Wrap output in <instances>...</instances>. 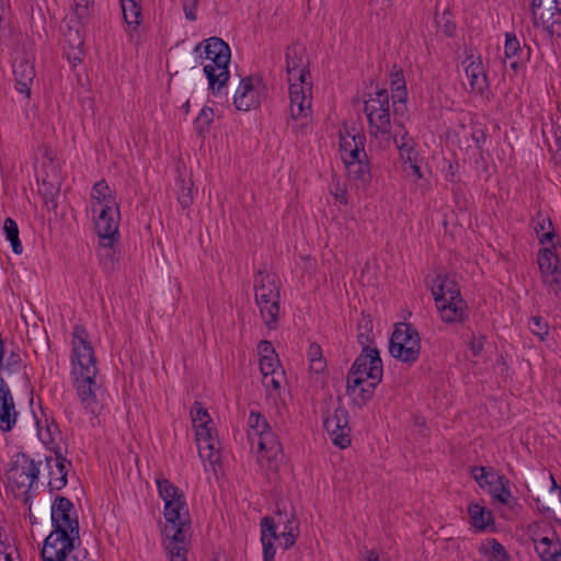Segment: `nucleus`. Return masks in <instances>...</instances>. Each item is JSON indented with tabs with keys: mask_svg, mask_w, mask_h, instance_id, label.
I'll return each mask as SVG.
<instances>
[{
	"mask_svg": "<svg viewBox=\"0 0 561 561\" xmlns=\"http://www.w3.org/2000/svg\"><path fill=\"white\" fill-rule=\"evenodd\" d=\"M529 329L533 334L537 335L541 341L548 335V323L539 316H534L529 320Z\"/></svg>",
	"mask_w": 561,
	"mask_h": 561,
	"instance_id": "49530a36",
	"label": "nucleus"
},
{
	"mask_svg": "<svg viewBox=\"0 0 561 561\" xmlns=\"http://www.w3.org/2000/svg\"><path fill=\"white\" fill-rule=\"evenodd\" d=\"M391 140L399 149L402 160L407 162H413L416 160L417 152L414 149V141L403 126L400 125V131L392 134Z\"/></svg>",
	"mask_w": 561,
	"mask_h": 561,
	"instance_id": "c756f323",
	"label": "nucleus"
},
{
	"mask_svg": "<svg viewBox=\"0 0 561 561\" xmlns=\"http://www.w3.org/2000/svg\"><path fill=\"white\" fill-rule=\"evenodd\" d=\"M365 141L366 137L360 133L354 135H351L350 133L341 135L340 151L343 161L346 162L347 160L355 159L357 157L367 158L365 152Z\"/></svg>",
	"mask_w": 561,
	"mask_h": 561,
	"instance_id": "393cba45",
	"label": "nucleus"
},
{
	"mask_svg": "<svg viewBox=\"0 0 561 561\" xmlns=\"http://www.w3.org/2000/svg\"><path fill=\"white\" fill-rule=\"evenodd\" d=\"M118 214L117 205H104L94 220L100 244L108 251L106 255L112 263L115 260L114 253H111V251L118 234Z\"/></svg>",
	"mask_w": 561,
	"mask_h": 561,
	"instance_id": "9d476101",
	"label": "nucleus"
},
{
	"mask_svg": "<svg viewBox=\"0 0 561 561\" xmlns=\"http://www.w3.org/2000/svg\"><path fill=\"white\" fill-rule=\"evenodd\" d=\"M390 85L392 90L393 105L396 103H405L408 100L405 79L402 69L397 66H393L391 69Z\"/></svg>",
	"mask_w": 561,
	"mask_h": 561,
	"instance_id": "2f4dec72",
	"label": "nucleus"
},
{
	"mask_svg": "<svg viewBox=\"0 0 561 561\" xmlns=\"http://www.w3.org/2000/svg\"><path fill=\"white\" fill-rule=\"evenodd\" d=\"M479 553L484 556L488 561H511L507 550L495 538H490L481 543Z\"/></svg>",
	"mask_w": 561,
	"mask_h": 561,
	"instance_id": "7c9ffc66",
	"label": "nucleus"
},
{
	"mask_svg": "<svg viewBox=\"0 0 561 561\" xmlns=\"http://www.w3.org/2000/svg\"><path fill=\"white\" fill-rule=\"evenodd\" d=\"M531 20L534 27H542L550 37H560L561 0H531Z\"/></svg>",
	"mask_w": 561,
	"mask_h": 561,
	"instance_id": "6e6552de",
	"label": "nucleus"
},
{
	"mask_svg": "<svg viewBox=\"0 0 561 561\" xmlns=\"http://www.w3.org/2000/svg\"><path fill=\"white\" fill-rule=\"evenodd\" d=\"M540 557L543 561L552 560V561H561V552L560 551H549L545 549L540 552Z\"/></svg>",
	"mask_w": 561,
	"mask_h": 561,
	"instance_id": "bf43d9fd",
	"label": "nucleus"
},
{
	"mask_svg": "<svg viewBox=\"0 0 561 561\" xmlns=\"http://www.w3.org/2000/svg\"><path fill=\"white\" fill-rule=\"evenodd\" d=\"M324 427L331 435L334 445L340 448L351 445L348 412L345 408L337 407L333 414L324 420Z\"/></svg>",
	"mask_w": 561,
	"mask_h": 561,
	"instance_id": "dca6fc26",
	"label": "nucleus"
},
{
	"mask_svg": "<svg viewBox=\"0 0 561 561\" xmlns=\"http://www.w3.org/2000/svg\"><path fill=\"white\" fill-rule=\"evenodd\" d=\"M469 81L470 92L477 95H484L490 90L486 71L480 58L471 60L465 68Z\"/></svg>",
	"mask_w": 561,
	"mask_h": 561,
	"instance_id": "5701e85b",
	"label": "nucleus"
},
{
	"mask_svg": "<svg viewBox=\"0 0 561 561\" xmlns=\"http://www.w3.org/2000/svg\"><path fill=\"white\" fill-rule=\"evenodd\" d=\"M284 378V371H276L274 374L263 376V385L266 388L278 390L280 388L282 380Z\"/></svg>",
	"mask_w": 561,
	"mask_h": 561,
	"instance_id": "603ef678",
	"label": "nucleus"
},
{
	"mask_svg": "<svg viewBox=\"0 0 561 561\" xmlns=\"http://www.w3.org/2000/svg\"><path fill=\"white\" fill-rule=\"evenodd\" d=\"M50 518L56 538H62L65 533L80 536L77 512L75 505L68 497L60 495L55 497L51 504Z\"/></svg>",
	"mask_w": 561,
	"mask_h": 561,
	"instance_id": "1a4fd4ad",
	"label": "nucleus"
},
{
	"mask_svg": "<svg viewBox=\"0 0 561 561\" xmlns=\"http://www.w3.org/2000/svg\"><path fill=\"white\" fill-rule=\"evenodd\" d=\"M198 7V0H182V8L185 14V18L188 21L196 20V10Z\"/></svg>",
	"mask_w": 561,
	"mask_h": 561,
	"instance_id": "864d4df0",
	"label": "nucleus"
},
{
	"mask_svg": "<svg viewBox=\"0 0 561 561\" xmlns=\"http://www.w3.org/2000/svg\"><path fill=\"white\" fill-rule=\"evenodd\" d=\"M3 230L7 239L10 241L12 250L15 254H21L23 251L22 243L19 238V228L15 220L7 218L4 220Z\"/></svg>",
	"mask_w": 561,
	"mask_h": 561,
	"instance_id": "ea45409f",
	"label": "nucleus"
},
{
	"mask_svg": "<svg viewBox=\"0 0 561 561\" xmlns=\"http://www.w3.org/2000/svg\"><path fill=\"white\" fill-rule=\"evenodd\" d=\"M357 342L363 348L373 347L374 334L373 324L369 318L363 317L357 325Z\"/></svg>",
	"mask_w": 561,
	"mask_h": 561,
	"instance_id": "58836bf2",
	"label": "nucleus"
},
{
	"mask_svg": "<svg viewBox=\"0 0 561 561\" xmlns=\"http://www.w3.org/2000/svg\"><path fill=\"white\" fill-rule=\"evenodd\" d=\"M335 201L341 204H347L346 191L339 185H336L335 191L333 192Z\"/></svg>",
	"mask_w": 561,
	"mask_h": 561,
	"instance_id": "052dcab7",
	"label": "nucleus"
},
{
	"mask_svg": "<svg viewBox=\"0 0 561 561\" xmlns=\"http://www.w3.org/2000/svg\"><path fill=\"white\" fill-rule=\"evenodd\" d=\"M364 112L367 116L369 135L389 145L392 137V125L388 91L379 89L375 93H370L365 100Z\"/></svg>",
	"mask_w": 561,
	"mask_h": 561,
	"instance_id": "39448f33",
	"label": "nucleus"
},
{
	"mask_svg": "<svg viewBox=\"0 0 561 561\" xmlns=\"http://www.w3.org/2000/svg\"><path fill=\"white\" fill-rule=\"evenodd\" d=\"M21 362L22 359L20 354L16 352H11V354L5 359V363H1L0 368L9 374H13L20 369Z\"/></svg>",
	"mask_w": 561,
	"mask_h": 561,
	"instance_id": "8fccbe9b",
	"label": "nucleus"
},
{
	"mask_svg": "<svg viewBox=\"0 0 561 561\" xmlns=\"http://www.w3.org/2000/svg\"><path fill=\"white\" fill-rule=\"evenodd\" d=\"M550 545L551 540L547 537H543L539 540V542L536 545V550L540 554V552L545 549H548L550 551Z\"/></svg>",
	"mask_w": 561,
	"mask_h": 561,
	"instance_id": "680f3d73",
	"label": "nucleus"
},
{
	"mask_svg": "<svg viewBox=\"0 0 561 561\" xmlns=\"http://www.w3.org/2000/svg\"><path fill=\"white\" fill-rule=\"evenodd\" d=\"M431 291L444 322L457 323L466 319L467 302L461 297L454 278L446 274H438L432 280Z\"/></svg>",
	"mask_w": 561,
	"mask_h": 561,
	"instance_id": "7ed1b4c3",
	"label": "nucleus"
},
{
	"mask_svg": "<svg viewBox=\"0 0 561 561\" xmlns=\"http://www.w3.org/2000/svg\"><path fill=\"white\" fill-rule=\"evenodd\" d=\"M538 264L542 280L554 293L561 289V260L548 248L538 252Z\"/></svg>",
	"mask_w": 561,
	"mask_h": 561,
	"instance_id": "f3484780",
	"label": "nucleus"
},
{
	"mask_svg": "<svg viewBox=\"0 0 561 561\" xmlns=\"http://www.w3.org/2000/svg\"><path fill=\"white\" fill-rule=\"evenodd\" d=\"M280 282L276 274L259 271L254 276L255 302L261 318L270 330L277 328L279 316Z\"/></svg>",
	"mask_w": 561,
	"mask_h": 561,
	"instance_id": "20e7f679",
	"label": "nucleus"
},
{
	"mask_svg": "<svg viewBox=\"0 0 561 561\" xmlns=\"http://www.w3.org/2000/svg\"><path fill=\"white\" fill-rule=\"evenodd\" d=\"M248 423L250 427L248 435L252 444L255 443V437L259 436L260 432H265L270 428L265 417L256 412L250 413Z\"/></svg>",
	"mask_w": 561,
	"mask_h": 561,
	"instance_id": "a19ab883",
	"label": "nucleus"
},
{
	"mask_svg": "<svg viewBox=\"0 0 561 561\" xmlns=\"http://www.w3.org/2000/svg\"><path fill=\"white\" fill-rule=\"evenodd\" d=\"M468 513L470 515L472 526L477 529L484 530L491 523H493L491 511H488L483 505L478 503L469 504Z\"/></svg>",
	"mask_w": 561,
	"mask_h": 561,
	"instance_id": "473e14b6",
	"label": "nucleus"
},
{
	"mask_svg": "<svg viewBox=\"0 0 561 561\" xmlns=\"http://www.w3.org/2000/svg\"><path fill=\"white\" fill-rule=\"evenodd\" d=\"M286 530H290L291 534H298V527L294 525L293 520L286 522L283 531H286Z\"/></svg>",
	"mask_w": 561,
	"mask_h": 561,
	"instance_id": "0e129e2a",
	"label": "nucleus"
},
{
	"mask_svg": "<svg viewBox=\"0 0 561 561\" xmlns=\"http://www.w3.org/2000/svg\"><path fill=\"white\" fill-rule=\"evenodd\" d=\"M364 561H379L378 553L375 550L367 551V556Z\"/></svg>",
	"mask_w": 561,
	"mask_h": 561,
	"instance_id": "338daca9",
	"label": "nucleus"
},
{
	"mask_svg": "<svg viewBox=\"0 0 561 561\" xmlns=\"http://www.w3.org/2000/svg\"><path fill=\"white\" fill-rule=\"evenodd\" d=\"M185 536L178 537V539L168 538L165 543V550L168 552L170 561H186L187 550L183 546Z\"/></svg>",
	"mask_w": 561,
	"mask_h": 561,
	"instance_id": "4c0bfd02",
	"label": "nucleus"
},
{
	"mask_svg": "<svg viewBox=\"0 0 561 561\" xmlns=\"http://www.w3.org/2000/svg\"><path fill=\"white\" fill-rule=\"evenodd\" d=\"M164 517L167 520L164 527L167 538L178 539V537L185 536L184 527L188 523V508L185 500L167 501Z\"/></svg>",
	"mask_w": 561,
	"mask_h": 561,
	"instance_id": "ddd939ff",
	"label": "nucleus"
},
{
	"mask_svg": "<svg viewBox=\"0 0 561 561\" xmlns=\"http://www.w3.org/2000/svg\"><path fill=\"white\" fill-rule=\"evenodd\" d=\"M484 347V339L473 336L469 343V348L473 356H479Z\"/></svg>",
	"mask_w": 561,
	"mask_h": 561,
	"instance_id": "13d9d810",
	"label": "nucleus"
},
{
	"mask_svg": "<svg viewBox=\"0 0 561 561\" xmlns=\"http://www.w3.org/2000/svg\"><path fill=\"white\" fill-rule=\"evenodd\" d=\"M298 534H291L290 530L282 531L277 539H279V545L285 549L291 548L297 538Z\"/></svg>",
	"mask_w": 561,
	"mask_h": 561,
	"instance_id": "5fc2aeb1",
	"label": "nucleus"
},
{
	"mask_svg": "<svg viewBox=\"0 0 561 561\" xmlns=\"http://www.w3.org/2000/svg\"><path fill=\"white\" fill-rule=\"evenodd\" d=\"M312 82L289 83V115L293 121L308 118L311 114Z\"/></svg>",
	"mask_w": 561,
	"mask_h": 561,
	"instance_id": "2eb2a0df",
	"label": "nucleus"
},
{
	"mask_svg": "<svg viewBox=\"0 0 561 561\" xmlns=\"http://www.w3.org/2000/svg\"><path fill=\"white\" fill-rule=\"evenodd\" d=\"M123 16L128 25L138 26L141 19V5L139 0H121Z\"/></svg>",
	"mask_w": 561,
	"mask_h": 561,
	"instance_id": "72a5a7b5",
	"label": "nucleus"
},
{
	"mask_svg": "<svg viewBox=\"0 0 561 561\" xmlns=\"http://www.w3.org/2000/svg\"><path fill=\"white\" fill-rule=\"evenodd\" d=\"M421 351V339L417 330L409 323L396 327L389 342V353L392 357L407 364L417 360Z\"/></svg>",
	"mask_w": 561,
	"mask_h": 561,
	"instance_id": "423d86ee",
	"label": "nucleus"
},
{
	"mask_svg": "<svg viewBox=\"0 0 561 561\" xmlns=\"http://www.w3.org/2000/svg\"><path fill=\"white\" fill-rule=\"evenodd\" d=\"M526 51L520 46V41L517 38L514 33H506L505 35V45H504V54L506 58H515L516 60L511 64L513 69H517L519 66V60L525 58L528 60L530 58L531 49L529 46H525Z\"/></svg>",
	"mask_w": 561,
	"mask_h": 561,
	"instance_id": "c85d7f7f",
	"label": "nucleus"
},
{
	"mask_svg": "<svg viewBox=\"0 0 561 561\" xmlns=\"http://www.w3.org/2000/svg\"><path fill=\"white\" fill-rule=\"evenodd\" d=\"M54 530L44 540L41 557L43 561H65L68 553L80 546V536L65 533L62 538H56Z\"/></svg>",
	"mask_w": 561,
	"mask_h": 561,
	"instance_id": "f8f14e48",
	"label": "nucleus"
},
{
	"mask_svg": "<svg viewBox=\"0 0 561 561\" xmlns=\"http://www.w3.org/2000/svg\"><path fill=\"white\" fill-rule=\"evenodd\" d=\"M255 443L262 457L266 458L267 461L276 460L282 453V445L271 427L265 432H260L259 436L255 437Z\"/></svg>",
	"mask_w": 561,
	"mask_h": 561,
	"instance_id": "bb28decb",
	"label": "nucleus"
},
{
	"mask_svg": "<svg viewBox=\"0 0 561 561\" xmlns=\"http://www.w3.org/2000/svg\"><path fill=\"white\" fill-rule=\"evenodd\" d=\"M194 51L199 53L201 59L207 61L203 71L213 94L220 93L227 87L230 78L231 51L229 45L219 37H209L199 43Z\"/></svg>",
	"mask_w": 561,
	"mask_h": 561,
	"instance_id": "f03ea898",
	"label": "nucleus"
},
{
	"mask_svg": "<svg viewBox=\"0 0 561 561\" xmlns=\"http://www.w3.org/2000/svg\"><path fill=\"white\" fill-rule=\"evenodd\" d=\"M449 13L445 11L442 15V18L436 19L437 24L442 28L445 35L451 36L455 33L456 25L454 22L449 20Z\"/></svg>",
	"mask_w": 561,
	"mask_h": 561,
	"instance_id": "3c124183",
	"label": "nucleus"
},
{
	"mask_svg": "<svg viewBox=\"0 0 561 561\" xmlns=\"http://www.w3.org/2000/svg\"><path fill=\"white\" fill-rule=\"evenodd\" d=\"M260 370L263 376H267L276 371H283L279 367V359L277 356L267 357L266 355L265 357L260 358Z\"/></svg>",
	"mask_w": 561,
	"mask_h": 561,
	"instance_id": "de8ad7c7",
	"label": "nucleus"
},
{
	"mask_svg": "<svg viewBox=\"0 0 561 561\" xmlns=\"http://www.w3.org/2000/svg\"><path fill=\"white\" fill-rule=\"evenodd\" d=\"M383 369L382 360L379 351L376 347L362 348L359 355L355 358L347 377L363 380H374L380 382L382 379Z\"/></svg>",
	"mask_w": 561,
	"mask_h": 561,
	"instance_id": "9b49d317",
	"label": "nucleus"
},
{
	"mask_svg": "<svg viewBox=\"0 0 561 561\" xmlns=\"http://www.w3.org/2000/svg\"><path fill=\"white\" fill-rule=\"evenodd\" d=\"M379 382L374 380H363L359 377L346 379V394L351 398L352 403L362 409L373 398L375 389Z\"/></svg>",
	"mask_w": 561,
	"mask_h": 561,
	"instance_id": "412c9836",
	"label": "nucleus"
},
{
	"mask_svg": "<svg viewBox=\"0 0 561 561\" xmlns=\"http://www.w3.org/2000/svg\"><path fill=\"white\" fill-rule=\"evenodd\" d=\"M276 528L273 517L265 516L261 519V542L264 561H274L276 552L274 541L277 539Z\"/></svg>",
	"mask_w": 561,
	"mask_h": 561,
	"instance_id": "a878e982",
	"label": "nucleus"
},
{
	"mask_svg": "<svg viewBox=\"0 0 561 561\" xmlns=\"http://www.w3.org/2000/svg\"><path fill=\"white\" fill-rule=\"evenodd\" d=\"M261 80L251 76L240 80L233 96V104L238 111H250L261 104Z\"/></svg>",
	"mask_w": 561,
	"mask_h": 561,
	"instance_id": "a211bd4d",
	"label": "nucleus"
},
{
	"mask_svg": "<svg viewBox=\"0 0 561 561\" xmlns=\"http://www.w3.org/2000/svg\"><path fill=\"white\" fill-rule=\"evenodd\" d=\"M536 504H537V508L541 512V513H548L550 512V507L545 505V503H542L540 501V499H536Z\"/></svg>",
	"mask_w": 561,
	"mask_h": 561,
	"instance_id": "774afa93",
	"label": "nucleus"
},
{
	"mask_svg": "<svg viewBox=\"0 0 561 561\" xmlns=\"http://www.w3.org/2000/svg\"><path fill=\"white\" fill-rule=\"evenodd\" d=\"M94 0H75L76 14L79 19H84L88 16V11L90 4H92Z\"/></svg>",
	"mask_w": 561,
	"mask_h": 561,
	"instance_id": "6e6d98bb",
	"label": "nucleus"
},
{
	"mask_svg": "<svg viewBox=\"0 0 561 561\" xmlns=\"http://www.w3.org/2000/svg\"><path fill=\"white\" fill-rule=\"evenodd\" d=\"M199 457L215 465L220 459V443L213 436L211 430L199 428L195 433Z\"/></svg>",
	"mask_w": 561,
	"mask_h": 561,
	"instance_id": "4be33fe9",
	"label": "nucleus"
},
{
	"mask_svg": "<svg viewBox=\"0 0 561 561\" xmlns=\"http://www.w3.org/2000/svg\"><path fill=\"white\" fill-rule=\"evenodd\" d=\"M496 483L494 482L491 486V493L495 500H497L502 504H507L510 497L512 496L510 489L504 483V478L497 476Z\"/></svg>",
	"mask_w": 561,
	"mask_h": 561,
	"instance_id": "c03bdc74",
	"label": "nucleus"
},
{
	"mask_svg": "<svg viewBox=\"0 0 561 561\" xmlns=\"http://www.w3.org/2000/svg\"><path fill=\"white\" fill-rule=\"evenodd\" d=\"M157 486L164 504H167V501L185 500L183 492L167 479H158Z\"/></svg>",
	"mask_w": 561,
	"mask_h": 561,
	"instance_id": "e433bc0d",
	"label": "nucleus"
},
{
	"mask_svg": "<svg viewBox=\"0 0 561 561\" xmlns=\"http://www.w3.org/2000/svg\"><path fill=\"white\" fill-rule=\"evenodd\" d=\"M409 163H410V168H411L413 174L415 175V178L422 179L423 173L421 171V168L417 165L416 160H414L413 162H409Z\"/></svg>",
	"mask_w": 561,
	"mask_h": 561,
	"instance_id": "e2e57ef3",
	"label": "nucleus"
},
{
	"mask_svg": "<svg viewBox=\"0 0 561 561\" xmlns=\"http://www.w3.org/2000/svg\"><path fill=\"white\" fill-rule=\"evenodd\" d=\"M91 197L93 201H95V204L101 206V208L104 205L116 206V202L110 194V187L105 181L96 182L93 185Z\"/></svg>",
	"mask_w": 561,
	"mask_h": 561,
	"instance_id": "c9c22d12",
	"label": "nucleus"
},
{
	"mask_svg": "<svg viewBox=\"0 0 561 561\" xmlns=\"http://www.w3.org/2000/svg\"><path fill=\"white\" fill-rule=\"evenodd\" d=\"M18 412L15 410L13 396L5 380L0 376V430L9 432L16 423Z\"/></svg>",
	"mask_w": 561,
	"mask_h": 561,
	"instance_id": "aec40b11",
	"label": "nucleus"
},
{
	"mask_svg": "<svg viewBox=\"0 0 561 561\" xmlns=\"http://www.w3.org/2000/svg\"><path fill=\"white\" fill-rule=\"evenodd\" d=\"M257 350H259V354L261 355V357H265V355L267 357L277 356L275 353V350L270 341H266V340L261 341L257 345Z\"/></svg>",
	"mask_w": 561,
	"mask_h": 561,
	"instance_id": "4d7b16f0",
	"label": "nucleus"
},
{
	"mask_svg": "<svg viewBox=\"0 0 561 561\" xmlns=\"http://www.w3.org/2000/svg\"><path fill=\"white\" fill-rule=\"evenodd\" d=\"M13 75L15 78L16 90L24 94L26 98L31 95V85L35 78V68L32 61L23 54L18 56L12 65Z\"/></svg>",
	"mask_w": 561,
	"mask_h": 561,
	"instance_id": "6ab92c4d",
	"label": "nucleus"
},
{
	"mask_svg": "<svg viewBox=\"0 0 561 561\" xmlns=\"http://www.w3.org/2000/svg\"><path fill=\"white\" fill-rule=\"evenodd\" d=\"M309 58L306 54L305 47L295 44L286 49V70L288 76V83L295 82H310Z\"/></svg>",
	"mask_w": 561,
	"mask_h": 561,
	"instance_id": "4468645a",
	"label": "nucleus"
},
{
	"mask_svg": "<svg viewBox=\"0 0 561 561\" xmlns=\"http://www.w3.org/2000/svg\"><path fill=\"white\" fill-rule=\"evenodd\" d=\"M214 110L208 106H204L199 111V114L194 122V128L196 133L198 135H204L206 131H208L214 122Z\"/></svg>",
	"mask_w": 561,
	"mask_h": 561,
	"instance_id": "79ce46f5",
	"label": "nucleus"
},
{
	"mask_svg": "<svg viewBox=\"0 0 561 561\" xmlns=\"http://www.w3.org/2000/svg\"><path fill=\"white\" fill-rule=\"evenodd\" d=\"M347 169V176L355 182L357 187H366L370 182V169L366 158L357 157L344 162Z\"/></svg>",
	"mask_w": 561,
	"mask_h": 561,
	"instance_id": "cd10ccee",
	"label": "nucleus"
},
{
	"mask_svg": "<svg viewBox=\"0 0 561 561\" xmlns=\"http://www.w3.org/2000/svg\"><path fill=\"white\" fill-rule=\"evenodd\" d=\"M196 410L195 412L192 411V422L193 426L195 428V433L199 428L210 430L208 427V424L210 423V417L206 409L198 405V403H195Z\"/></svg>",
	"mask_w": 561,
	"mask_h": 561,
	"instance_id": "a18cd8bd",
	"label": "nucleus"
},
{
	"mask_svg": "<svg viewBox=\"0 0 561 561\" xmlns=\"http://www.w3.org/2000/svg\"><path fill=\"white\" fill-rule=\"evenodd\" d=\"M553 237H554V232H553V231L545 232V233L539 238V242H540L541 244H545L547 241H551Z\"/></svg>",
	"mask_w": 561,
	"mask_h": 561,
	"instance_id": "69168bd1",
	"label": "nucleus"
},
{
	"mask_svg": "<svg viewBox=\"0 0 561 561\" xmlns=\"http://www.w3.org/2000/svg\"><path fill=\"white\" fill-rule=\"evenodd\" d=\"M472 476L481 486L484 484L493 485L494 479L497 477L484 467H474L472 469Z\"/></svg>",
	"mask_w": 561,
	"mask_h": 561,
	"instance_id": "09e8293b",
	"label": "nucleus"
},
{
	"mask_svg": "<svg viewBox=\"0 0 561 561\" xmlns=\"http://www.w3.org/2000/svg\"><path fill=\"white\" fill-rule=\"evenodd\" d=\"M41 462H35L26 454H18L8 470L7 478L12 489H23L24 503H28L33 497L32 489L38 481Z\"/></svg>",
	"mask_w": 561,
	"mask_h": 561,
	"instance_id": "0eeeda50",
	"label": "nucleus"
},
{
	"mask_svg": "<svg viewBox=\"0 0 561 561\" xmlns=\"http://www.w3.org/2000/svg\"><path fill=\"white\" fill-rule=\"evenodd\" d=\"M308 358L310 371L322 374L327 370V362L322 354V348L318 343H311L308 348Z\"/></svg>",
	"mask_w": 561,
	"mask_h": 561,
	"instance_id": "f704fd0d",
	"label": "nucleus"
},
{
	"mask_svg": "<svg viewBox=\"0 0 561 561\" xmlns=\"http://www.w3.org/2000/svg\"><path fill=\"white\" fill-rule=\"evenodd\" d=\"M98 367L94 350L83 327H75L72 339V386L82 408L96 415L103 409L102 387L96 381Z\"/></svg>",
	"mask_w": 561,
	"mask_h": 561,
	"instance_id": "f257e3e1",
	"label": "nucleus"
},
{
	"mask_svg": "<svg viewBox=\"0 0 561 561\" xmlns=\"http://www.w3.org/2000/svg\"><path fill=\"white\" fill-rule=\"evenodd\" d=\"M178 201L183 208H188L193 203L194 184L188 180H180L176 182Z\"/></svg>",
	"mask_w": 561,
	"mask_h": 561,
	"instance_id": "37998d69",
	"label": "nucleus"
},
{
	"mask_svg": "<svg viewBox=\"0 0 561 561\" xmlns=\"http://www.w3.org/2000/svg\"><path fill=\"white\" fill-rule=\"evenodd\" d=\"M47 467L49 468L48 488L50 491H59L67 485L68 468L71 462L68 461L61 454L56 453V458H46Z\"/></svg>",
	"mask_w": 561,
	"mask_h": 561,
	"instance_id": "b1692460",
	"label": "nucleus"
}]
</instances>
